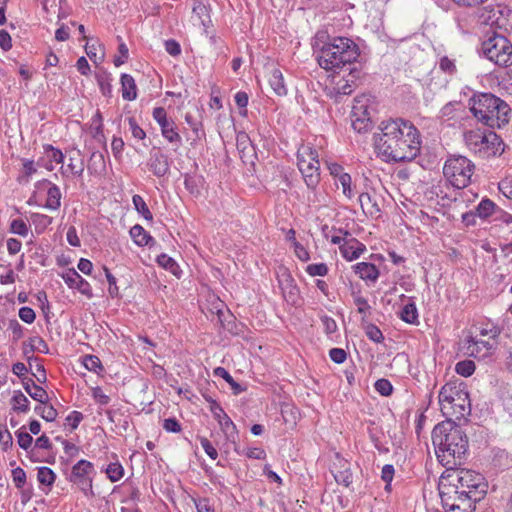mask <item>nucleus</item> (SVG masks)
Wrapping results in <instances>:
<instances>
[{"instance_id": "nucleus-1", "label": "nucleus", "mask_w": 512, "mask_h": 512, "mask_svg": "<svg viewBox=\"0 0 512 512\" xmlns=\"http://www.w3.org/2000/svg\"><path fill=\"white\" fill-rule=\"evenodd\" d=\"M381 133L374 134L377 154L387 162H410L420 153L421 139L418 129L403 118L382 121Z\"/></svg>"}, {"instance_id": "nucleus-2", "label": "nucleus", "mask_w": 512, "mask_h": 512, "mask_svg": "<svg viewBox=\"0 0 512 512\" xmlns=\"http://www.w3.org/2000/svg\"><path fill=\"white\" fill-rule=\"evenodd\" d=\"M317 62L326 71L339 73L345 66L354 64L360 56L359 46L347 37H330L318 32L313 44Z\"/></svg>"}, {"instance_id": "nucleus-3", "label": "nucleus", "mask_w": 512, "mask_h": 512, "mask_svg": "<svg viewBox=\"0 0 512 512\" xmlns=\"http://www.w3.org/2000/svg\"><path fill=\"white\" fill-rule=\"evenodd\" d=\"M432 443L443 466L452 469L462 464L468 449V437L461 426L451 420L437 424L432 431Z\"/></svg>"}, {"instance_id": "nucleus-4", "label": "nucleus", "mask_w": 512, "mask_h": 512, "mask_svg": "<svg viewBox=\"0 0 512 512\" xmlns=\"http://www.w3.org/2000/svg\"><path fill=\"white\" fill-rule=\"evenodd\" d=\"M469 104L473 116L490 128H501L509 122V105L492 93L474 94Z\"/></svg>"}, {"instance_id": "nucleus-5", "label": "nucleus", "mask_w": 512, "mask_h": 512, "mask_svg": "<svg viewBox=\"0 0 512 512\" xmlns=\"http://www.w3.org/2000/svg\"><path fill=\"white\" fill-rule=\"evenodd\" d=\"M297 166L307 188L313 192V198L308 197L309 203H322L324 197L316 191L321 180L318 151L310 144H302L297 151Z\"/></svg>"}, {"instance_id": "nucleus-6", "label": "nucleus", "mask_w": 512, "mask_h": 512, "mask_svg": "<svg viewBox=\"0 0 512 512\" xmlns=\"http://www.w3.org/2000/svg\"><path fill=\"white\" fill-rule=\"evenodd\" d=\"M439 404L443 415L458 420L471 411L469 394L463 384L446 383L439 392Z\"/></svg>"}, {"instance_id": "nucleus-7", "label": "nucleus", "mask_w": 512, "mask_h": 512, "mask_svg": "<svg viewBox=\"0 0 512 512\" xmlns=\"http://www.w3.org/2000/svg\"><path fill=\"white\" fill-rule=\"evenodd\" d=\"M464 140L467 147L482 159L501 155L505 151L504 142L494 131L469 130L464 133Z\"/></svg>"}, {"instance_id": "nucleus-8", "label": "nucleus", "mask_w": 512, "mask_h": 512, "mask_svg": "<svg viewBox=\"0 0 512 512\" xmlns=\"http://www.w3.org/2000/svg\"><path fill=\"white\" fill-rule=\"evenodd\" d=\"M447 485L453 486L454 493L464 495V493H471L468 495L470 498L482 499L486 494L487 483L485 482L482 474L468 469H460L448 475Z\"/></svg>"}, {"instance_id": "nucleus-9", "label": "nucleus", "mask_w": 512, "mask_h": 512, "mask_svg": "<svg viewBox=\"0 0 512 512\" xmlns=\"http://www.w3.org/2000/svg\"><path fill=\"white\" fill-rule=\"evenodd\" d=\"M474 164L464 156L450 157L443 167L446 179L456 188L463 189L470 184Z\"/></svg>"}, {"instance_id": "nucleus-10", "label": "nucleus", "mask_w": 512, "mask_h": 512, "mask_svg": "<svg viewBox=\"0 0 512 512\" xmlns=\"http://www.w3.org/2000/svg\"><path fill=\"white\" fill-rule=\"evenodd\" d=\"M482 51L487 59L501 67L512 65V44L503 35L494 34L482 43Z\"/></svg>"}, {"instance_id": "nucleus-11", "label": "nucleus", "mask_w": 512, "mask_h": 512, "mask_svg": "<svg viewBox=\"0 0 512 512\" xmlns=\"http://www.w3.org/2000/svg\"><path fill=\"white\" fill-rule=\"evenodd\" d=\"M454 489L453 486L447 485L444 481L439 484L442 504L449 511L470 512L474 509L473 503L481 500L468 497L471 493H464V495L454 493Z\"/></svg>"}, {"instance_id": "nucleus-12", "label": "nucleus", "mask_w": 512, "mask_h": 512, "mask_svg": "<svg viewBox=\"0 0 512 512\" xmlns=\"http://www.w3.org/2000/svg\"><path fill=\"white\" fill-rule=\"evenodd\" d=\"M371 97L369 95H360L354 98L352 111H351V123L355 131L364 133L372 128V120L370 117Z\"/></svg>"}, {"instance_id": "nucleus-13", "label": "nucleus", "mask_w": 512, "mask_h": 512, "mask_svg": "<svg viewBox=\"0 0 512 512\" xmlns=\"http://www.w3.org/2000/svg\"><path fill=\"white\" fill-rule=\"evenodd\" d=\"M93 464L87 460L78 461L73 467L70 481L77 485L85 495L94 496L92 478Z\"/></svg>"}, {"instance_id": "nucleus-14", "label": "nucleus", "mask_w": 512, "mask_h": 512, "mask_svg": "<svg viewBox=\"0 0 512 512\" xmlns=\"http://www.w3.org/2000/svg\"><path fill=\"white\" fill-rule=\"evenodd\" d=\"M343 235V243L339 246L342 256L347 261H353L366 251V246L358 241L348 231L339 230Z\"/></svg>"}, {"instance_id": "nucleus-15", "label": "nucleus", "mask_w": 512, "mask_h": 512, "mask_svg": "<svg viewBox=\"0 0 512 512\" xmlns=\"http://www.w3.org/2000/svg\"><path fill=\"white\" fill-rule=\"evenodd\" d=\"M278 283L285 300L296 304L299 300V289L288 270L281 267L278 272Z\"/></svg>"}, {"instance_id": "nucleus-16", "label": "nucleus", "mask_w": 512, "mask_h": 512, "mask_svg": "<svg viewBox=\"0 0 512 512\" xmlns=\"http://www.w3.org/2000/svg\"><path fill=\"white\" fill-rule=\"evenodd\" d=\"M331 472L338 484L349 487L353 482V474L351 472V463L346 459L340 457L337 453L335 461L333 462Z\"/></svg>"}, {"instance_id": "nucleus-17", "label": "nucleus", "mask_w": 512, "mask_h": 512, "mask_svg": "<svg viewBox=\"0 0 512 512\" xmlns=\"http://www.w3.org/2000/svg\"><path fill=\"white\" fill-rule=\"evenodd\" d=\"M148 167L156 177L165 176L170 169L168 157L160 150H152L148 160Z\"/></svg>"}, {"instance_id": "nucleus-18", "label": "nucleus", "mask_w": 512, "mask_h": 512, "mask_svg": "<svg viewBox=\"0 0 512 512\" xmlns=\"http://www.w3.org/2000/svg\"><path fill=\"white\" fill-rule=\"evenodd\" d=\"M64 282L69 288L77 289L81 294L91 298L93 296L90 284L81 277V275L75 269H69L63 275Z\"/></svg>"}, {"instance_id": "nucleus-19", "label": "nucleus", "mask_w": 512, "mask_h": 512, "mask_svg": "<svg viewBox=\"0 0 512 512\" xmlns=\"http://www.w3.org/2000/svg\"><path fill=\"white\" fill-rule=\"evenodd\" d=\"M237 149L240 154V158L245 164L254 163V158L256 156L255 149L249 136L245 132L237 135Z\"/></svg>"}, {"instance_id": "nucleus-20", "label": "nucleus", "mask_w": 512, "mask_h": 512, "mask_svg": "<svg viewBox=\"0 0 512 512\" xmlns=\"http://www.w3.org/2000/svg\"><path fill=\"white\" fill-rule=\"evenodd\" d=\"M212 411L215 418L218 420V423L222 431L225 433L226 438L234 443L237 437V430L235 424L232 422L230 417L225 413V411L221 407L217 406Z\"/></svg>"}, {"instance_id": "nucleus-21", "label": "nucleus", "mask_w": 512, "mask_h": 512, "mask_svg": "<svg viewBox=\"0 0 512 512\" xmlns=\"http://www.w3.org/2000/svg\"><path fill=\"white\" fill-rule=\"evenodd\" d=\"M22 385L24 390L29 394V396L35 401L40 402L41 404H46L49 401L48 393L41 386L37 385L32 378L23 377Z\"/></svg>"}, {"instance_id": "nucleus-22", "label": "nucleus", "mask_w": 512, "mask_h": 512, "mask_svg": "<svg viewBox=\"0 0 512 512\" xmlns=\"http://www.w3.org/2000/svg\"><path fill=\"white\" fill-rule=\"evenodd\" d=\"M161 128L162 136L174 144L177 148L182 144V138L180 134L177 132L176 124L172 119H168L164 124L159 125Z\"/></svg>"}, {"instance_id": "nucleus-23", "label": "nucleus", "mask_w": 512, "mask_h": 512, "mask_svg": "<svg viewBox=\"0 0 512 512\" xmlns=\"http://www.w3.org/2000/svg\"><path fill=\"white\" fill-rule=\"evenodd\" d=\"M354 272L359 275L363 280H370L375 282L379 277L378 268L368 262H360L353 266Z\"/></svg>"}, {"instance_id": "nucleus-24", "label": "nucleus", "mask_w": 512, "mask_h": 512, "mask_svg": "<svg viewBox=\"0 0 512 512\" xmlns=\"http://www.w3.org/2000/svg\"><path fill=\"white\" fill-rule=\"evenodd\" d=\"M121 91L124 100L133 101L137 98V86L134 78L126 73L121 75Z\"/></svg>"}, {"instance_id": "nucleus-25", "label": "nucleus", "mask_w": 512, "mask_h": 512, "mask_svg": "<svg viewBox=\"0 0 512 512\" xmlns=\"http://www.w3.org/2000/svg\"><path fill=\"white\" fill-rule=\"evenodd\" d=\"M467 349L471 356L475 358H485L489 355L492 345L487 341H476L472 339L469 341Z\"/></svg>"}, {"instance_id": "nucleus-26", "label": "nucleus", "mask_w": 512, "mask_h": 512, "mask_svg": "<svg viewBox=\"0 0 512 512\" xmlns=\"http://www.w3.org/2000/svg\"><path fill=\"white\" fill-rule=\"evenodd\" d=\"M269 84L278 96H284L287 94L283 74L279 69H273L269 78Z\"/></svg>"}, {"instance_id": "nucleus-27", "label": "nucleus", "mask_w": 512, "mask_h": 512, "mask_svg": "<svg viewBox=\"0 0 512 512\" xmlns=\"http://www.w3.org/2000/svg\"><path fill=\"white\" fill-rule=\"evenodd\" d=\"M61 205V192L57 185L51 184L47 191L45 208L57 210Z\"/></svg>"}, {"instance_id": "nucleus-28", "label": "nucleus", "mask_w": 512, "mask_h": 512, "mask_svg": "<svg viewBox=\"0 0 512 512\" xmlns=\"http://www.w3.org/2000/svg\"><path fill=\"white\" fill-rule=\"evenodd\" d=\"M496 209H497V206L492 200H490L488 198H484L477 205V207L475 208V211L479 218L486 219L489 216L495 215Z\"/></svg>"}, {"instance_id": "nucleus-29", "label": "nucleus", "mask_w": 512, "mask_h": 512, "mask_svg": "<svg viewBox=\"0 0 512 512\" xmlns=\"http://www.w3.org/2000/svg\"><path fill=\"white\" fill-rule=\"evenodd\" d=\"M130 235L138 246H145L153 241V238L138 224L130 229Z\"/></svg>"}, {"instance_id": "nucleus-30", "label": "nucleus", "mask_w": 512, "mask_h": 512, "mask_svg": "<svg viewBox=\"0 0 512 512\" xmlns=\"http://www.w3.org/2000/svg\"><path fill=\"white\" fill-rule=\"evenodd\" d=\"M31 222L35 227L36 233L40 234L52 223L53 218L40 213H32L30 216Z\"/></svg>"}, {"instance_id": "nucleus-31", "label": "nucleus", "mask_w": 512, "mask_h": 512, "mask_svg": "<svg viewBox=\"0 0 512 512\" xmlns=\"http://www.w3.org/2000/svg\"><path fill=\"white\" fill-rule=\"evenodd\" d=\"M87 168L90 173H102L105 171V160L103 154L100 152H92Z\"/></svg>"}, {"instance_id": "nucleus-32", "label": "nucleus", "mask_w": 512, "mask_h": 512, "mask_svg": "<svg viewBox=\"0 0 512 512\" xmlns=\"http://www.w3.org/2000/svg\"><path fill=\"white\" fill-rule=\"evenodd\" d=\"M400 318L409 324H416L418 322V312L415 303L410 302L406 304L400 313Z\"/></svg>"}, {"instance_id": "nucleus-33", "label": "nucleus", "mask_w": 512, "mask_h": 512, "mask_svg": "<svg viewBox=\"0 0 512 512\" xmlns=\"http://www.w3.org/2000/svg\"><path fill=\"white\" fill-rule=\"evenodd\" d=\"M12 408L15 411H19L25 413L29 410V400L28 398L21 392L15 391L14 395L11 399Z\"/></svg>"}, {"instance_id": "nucleus-34", "label": "nucleus", "mask_w": 512, "mask_h": 512, "mask_svg": "<svg viewBox=\"0 0 512 512\" xmlns=\"http://www.w3.org/2000/svg\"><path fill=\"white\" fill-rule=\"evenodd\" d=\"M358 201H359L360 206L364 212H366L370 215L380 212V208L376 204V202L372 203L370 194L361 193L358 197Z\"/></svg>"}, {"instance_id": "nucleus-35", "label": "nucleus", "mask_w": 512, "mask_h": 512, "mask_svg": "<svg viewBox=\"0 0 512 512\" xmlns=\"http://www.w3.org/2000/svg\"><path fill=\"white\" fill-rule=\"evenodd\" d=\"M214 375L223 378L232 388L235 394L241 393L244 389L237 383L229 372L223 367H217L214 369Z\"/></svg>"}, {"instance_id": "nucleus-36", "label": "nucleus", "mask_w": 512, "mask_h": 512, "mask_svg": "<svg viewBox=\"0 0 512 512\" xmlns=\"http://www.w3.org/2000/svg\"><path fill=\"white\" fill-rule=\"evenodd\" d=\"M133 205L136 209V211L141 214L145 220L152 221L153 215L151 211L149 210L146 202L140 195H134L132 198Z\"/></svg>"}, {"instance_id": "nucleus-37", "label": "nucleus", "mask_w": 512, "mask_h": 512, "mask_svg": "<svg viewBox=\"0 0 512 512\" xmlns=\"http://www.w3.org/2000/svg\"><path fill=\"white\" fill-rule=\"evenodd\" d=\"M202 179L195 175H189L186 174L184 178V185L185 188L195 196L200 195V185H201Z\"/></svg>"}, {"instance_id": "nucleus-38", "label": "nucleus", "mask_w": 512, "mask_h": 512, "mask_svg": "<svg viewBox=\"0 0 512 512\" xmlns=\"http://www.w3.org/2000/svg\"><path fill=\"white\" fill-rule=\"evenodd\" d=\"M55 473L49 467L38 468L37 479L42 485L52 486L55 481Z\"/></svg>"}, {"instance_id": "nucleus-39", "label": "nucleus", "mask_w": 512, "mask_h": 512, "mask_svg": "<svg viewBox=\"0 0 512 512\" xmlns=\"http://www.w3.org/2000/svg\"><path fill=\"white\" fill-rule=\"evenodd\" d=\"M335 185L337 187H341L342 194L344 195L345 198L350 200L355 196V192L352 187V178L350 174H348L347 176H342V179L339 180V182H337V184Z\"/></svg>"}, {"instance_id": "nucleus-40", "label": "nucleus", "mask_w": 512, "mask_h": 512, "mask_svg": "<svg viewBox=\"0 0 512 512\" xmlns=\"http://www.w3.org/2000/svg\"><path fill=\"white\" fill-rule=\"evenodd\" d=\"M83 365L89 371L99 374L103 371L100 359L95 355H86L83 357Z\"/></svg>"}, {"instance_id": "nucleus-41", "label": "nucleus", "mask_w": 512, "mask_h": 512, "mask_svg": "<svg viewBox=\"0 0 512 512\" xmlns=\"http://www.w3.org/2000/svg\"><path fill=\"white\" fill-rule=\"evenodd\" d=\"M455 371L463 377H469L475 371V363L472 360L460 361L456 364Z\"/></svg>"}, {"instance_id": "nucleus-42", "label": "nucleus", "mask_w": 512, "mask_h": 512, "mask_svg": "<svg viewBox=\"0 0 512 512\" xmlns=\"http://www.w3.org/2000/svg\"><path fill=\"white\" fill-rule=\"evenodd\" d=\"M106 474L111 482H117L123 477L124 469L120 463H110L106 469Z\"/></svg>"}, {"instance_id": "nucleus-43", "label": "nucleus", "mask_w": 512, "mask_h": 512, "mask_svg": "<svg viewBox=\"0 0 512 512\" xmlns=\"http://www.w3.org/2000/svg\"><path fill=\"white\" fill-rule=\"evenodd\" d=\"M43 148L49 162H55L57 164L63 162L64 155L61 150L53 147L52 145H44Z\"/></svg>"}, {"instance_id": "nucleus-44", "label": "nucleus", "mask_w": 512, "mask_h": 512, "mask_svg": "<svg viewBox=\"0 0 512 512\" xmlns=\"http://www.w3.org/2000/svg\"><path fill=\"white\" fill-rule=\"evenodd\" d=\"M365 333L366 336L375 343H381L384 340L382 331L372 323L365 326Z\"/></svg>"}, {"instance_id": "nucleus-45", "label": "nucleus", "mask_w": 512, "mask_h": 512, "mask_svg": "<svg viewBox=\"0 0 512 512\" xmlns=\"http://www.w3.org/2000/svg\"><path fill=\"white\" fill-rule=\"evenodd\" d=\"M16 435L17 442L22 449L27 450L28 448L31 447L33 438L28 432L25 431L24 426L18 430Z\"/></svg>"}, {"instance_id": "nucleus-46", "label": "nucleus", "mask_w": 512, "mask_h": 512, "mask_svg": "<svg viewBox=\"0 0 512 512\" xmlns=\"http://www.w3.org/2000/svg\"><path fill=\"white\" fill-rule=\"evenodd\" d=\"M375 390L382 396H390L393 392V386L387 379H378L374 384Z\"/></svg>"}, {"instance_id": "nucleus-47", "label": "nucleus", "mask_w": 512, "mask_h": 512, "mask_svg": "<svg viewBox=\"0 0 512 512\" xmlns=\"http://www.w3.org/2000/svg\"><path fill=\"white\" fill-rule=\"evenodd\" d=\"M157 262L165 269L170 270L173 274H176L178 265L173 258L169 257L166 254H161L157 257Z\"/></svg>"}, {"instance_id": "nucleus-48", "label": "nucleus", "mask_w": 512, "mask_h": 512, "mask_svg": "<svg viewBox=\"0 0 512 512\" xmlns=\"http://www.w3.org/2000/svg\"><path fill=\"white\" fill-rule=\"evenodd\" d=\"M310 276H325L328 273V267L325 263L310 264L306 268Z\"/></svg>"}, {"instance_id": "nucleus-49", "label": "nucleus", "mask_w": 512, "mask_h": 512, "mask_svg": "<svg viewBox=\"0 0 512 512\" xmlns=\"http://www.w3.org/2000/svg\"><path fill=\"white\" fill-rule=\"evenodd\" d=\"M10 230L12 233L23 237L27 236L28 234V226L22 219H14L11 222Z\"/></svg>"}, {"instance_id": "nucleus-50", "label": "nucleus", "mask_w": 512, "mask_h": 512, "mask_svg": "<svg viewBox=\"0 0 512 512\" xmlns=\"http://www.w3.org/2000/svg\"><path fill=\"white\" fill-rule=\"evenodd\" d=\"M103 270L105 272V276L107 278V281L109 283V294L111 297H117L119 295V289L116 285V278L112 275L110 270L107 267H103Z\"/></svg>"}, {"instance_id": "nucleus-51", "label": "nucleus", "mask_w": 512, "mask_h": 512, "mask_svg": "<svg viewBox=\"0 0 512 512\" xmlns=\"http://www.w3.org/2000/svg\"><path fill=\"white\" fill-rule=\"evenodd\" d=\"M128 124L134 138L143 140L146 137L145 131L138 125L135 118H128Z\"/></svg>"}, {"instance_id": "nucleus-52", "label": "nucleus", "mask_w": 512, "mask_h": 512, "mask_svg": "<svg viewBox=\"0 0 512 512\" xmlns=\"http://www.w3.org/2000/svg\"><path fill=\"white\" fill-rule=\"evenodd\" d=\"M185 121L190 126V128L193 131V133L195 134V139L194 140L200 139L201 135L203 134L202 124L200 122L195 121L193 119V116L191 114H189V113H187L185 115Z\"/></svg>"}, {"instance_id": "nucleus-53", "label": "nucleus", "mask_w": 512, "mask_h": 512, "mask_svg": "<svg viewBox=\"0 0 512 512\" xmlns=\"http://www.w3.org/2000/svg\"><path fill=\"white\" fill-rule=\"evenodd\" d=\"M118 52H119V55L115 56L114 60H113L114 65L116 67L121 66L128 59L129 51H128V48L125 43H123V42L120 43V45L118 47Z\"/></svg>"}, {"instance_id": "nucleus-54", "label": "nucleus", "mask_w": 512, "mask_h": 512, "mask_svg": "<svg viewBox=\"0 0 512 512\" xmlns=\"http://www.w3.org/2000/svg\"><path fill=\"white\" fill-rule=\"evenodd\" d=\"M12 478L17 488H22L26 483V473L20 467H17L12 470Z\"/></svg>"}, {"instance_id": "nucleus-55", "label": "nucleus", "mask_w": 512, "mask_h": 512, "mask_svg": "<svg viewBox=\"0 0 512 512\" xmlns=\"http://www.w3.org/2000/svg\"><path fill=\"white\" fill-rule=\"evenodd\" d=\"M394 467L391 464L384 465L381 471V478L386 483V490L389 489L390 483L394 477Z\"/></svg>"}, {"instance_id": "nucleus-56", "label": "nucleus", "mask_w": 512, "mask_h": 512, "mask_svg": "<svg viewBox=\"0 0 512 512\" xmlns=\"http://www.w3.org/2000/svg\"><path fill=\"white\" fill-rule=\"evenodd\" d=\"M200 444L204 449L205 453L212 459L215 460L218 457V452L212 445V443L205 437L200 438Z\"/></svg>"}, {"instance_id": "nucleus-57", "label": "nucleus", "mask_w": 512, "mask_h": 512, "mask_svg": "<svg viewBox=\"0 0 512 512\" xmlns=\"http://www.w3.org/2000/svg\"><path fill=\"white\" fill-rule=\"evenodd\" d=\"M31 341V345H32V348L31 350L32 351H35V350H38L44 354H48L49 353V348H48V345L46 343V341L41 338V337H34V338H31L30 339Z\"/></svg>"}, {"instance_id": "nucleus-58", "label": "nucleus", "mask_w": 512, "mask_h": 512, "mask_svg": "<svg viewBox=\"0 0 512 512\" xmlns=\"http://www.w3.org/2000/svg\"><path fill=\"white\" fill-rule=\"evenodd\" d=\"M329 356L332 361H334L337 364L343 363L347 358V353L344 349L341 348H332L329 351Z\"/></svg>"}, {"instance_id": "nucleus-59", "label": "nucleus", "mask_w": 512, "mask_h": 512, "mask_svg": "<svg viewBox=\"0 0 512 512\" xmlns=\"http://www.w3.org/2000/svg\"><path fill=\"white\" fill-rule=\"evenodd\" d=\"M19 317L25 323L31 324L34 322L36 315L32 308L30 307H22L19 310Z\"/></svg>"}, {"instance_id": "nucleus-60", "label": "nucleus", "mask_w": 512, "mask_h": 512, "mask_svg": "<svg viewBox=\"0 0 512 512\" xmlns=\"http://www.w3.org/2000/svg\"><path fill=\"white\" fill-rule=\"evenodd\" d=\"M36 172H37V168L35 166L34 161L24 159L23 160V175L19 179L26 178V180H28V178Z\"/></svg>"}, {"instance_id": "nucleus-61", "label": "nucleus", "mask_w": 512, "mask_h": 512, "mask_svg": "<svg viewBox=\"0 0 512 512\" xmlns=\"http://www.w3.org/2000/svg\"><path fill=\"white\" fill-rule=\"evenodd\" d=\"M8 328L12 332L14 341H18L19 339H21L23 337V328L17 320H15V319L10 320Z\"/></svg>"}, {"instance_id": "nucleus-62", "label": "nucleus", "mask_w": 512, "mask_h": 512, "mask_svg": "<svg viewBox=\"0 0 512 512\" xmlns=\"http://www.w3.org/2000/svg\"><path fill=\"white\" fill-rule=\"evenodd\" d=\"M92 396L100 405H107L110 402V397L106 395L100 387L93 388Z\"/></svg>"}, {"instance_id": "nucleus-63", "label": "nucleus", "mask_w": 512, "mask_h": 512, "mask_svg": "<svg viewBox=\"0 0 512 512\" xmlns=\"http://www.w3.org/2000/svg\"><path fill=\"white\" fill-rule=\"evenodd\" d=\"M82 420H83V414L79 411H72L66 417V421L70 424L72 430H75L79 426V424Z\"/></svg>"}, {"instance_id": "nucleus-64", "label": "nucleus", "mask_w": 512, "mask_h": 512, "mask_svg": "<svg viewBox=\"0 0 512 512\" xmlns=\"http://www.w3.org/2000/svg\"><path fill=\"white\" fill-rule=\"evenodd\" d=\"M163 428L167 432L178 433L181 431V425L175 418H167L163 422Z\"/></svg>"}]
</instances>
